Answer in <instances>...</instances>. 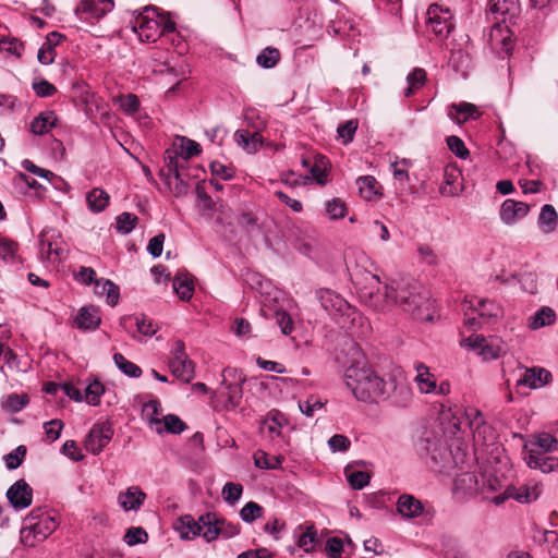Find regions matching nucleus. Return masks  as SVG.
<instances>
[{
  "mask_svg": "<svg viewBox=\"0 0 558 558\" xmlns=\"http://www.w3.org/2000/svg\"><path fill=\"white\" fill-rule=\"evenodd\" d=\"M427 82V74L423 68H414L407 75V88L403 92L404 97H411L421 89Z\"/></svg>",
  "mask_w": 558,
  "mask_h": 558,
  "instance_id": "obj_33",
  "label": "nucleus"
},
{
  "mask_svg": "<svg viewBox=\"0 0 558 558\" xmlns=\"http://www.w3.org/2000/svg\"><path fill=\"white\" fill-rule=\"evenodd\" d=\"M146 500V494L140 486H130L118 496V504L124 511H138Z\"/></svg>",
  "mask_w": 558,
  "mask_h": 558,
  "instance_id": "obj_20",
  "label": "nucleus"
},
{
  "mask_svg": "<svg viewBox=\"0 0 558 558\" xmlns=\"http://www.w3.org/2000/svg\"><path fill=\"white\" fill-rule=\"evenodd\" d=\"M328 445L332 452H343L350 448L351 441L347 436L336 434L329 438Z\"/></svg>",
  "mask_w": 558,
  "mask_h": 558,
  "instance_id": "obj_64",
  "label": "nucleus"
},
{
  "mask_svg": "<svg viewBox=\"0 0 558 558\" xmlns=\"http://www.w3.org/2000/svg\"><path fill=\"white\" fill-rule=\"evenodd\" d=\"M95 292L98 295H106V302L110 306H116L119 302L120 289L109 279L100 278L95 280Z\"/></svg>",
  "mask_w": 558,
  "mask_h": 558,
  "instance_id": "obj_29",
  "label": "nucleus"
},
{
  "mask_svg": "<svg viewBox=\"0 0 558 558\" xmlns=\"http://www.w3.org/2000/svg\"><path fill=\"white\" fill-rule=\"evenodd\" d=\"M234 141L246 153H255V146L253 143H251V133L247 130H236L234 133Z\"/></svg>",
  "mask_w": 558,
  "mask_h": 558,
  "instance_id": "obj_63",
  "label": "nucleus"
},
{
  "mask_svg": "<svg viewBox=\"0 0 558 558\" xmlns=\"http://www.w3.org/2000/svg\"><path fill=\"white\" fill-rule=\"evenodd\" d=\"M163 424L166 430L171 434H181L186 428V424L174 414L166 415L163 417Z\"/></svg>",
  "mask_w": 558,
  "mask_h": 558,
  "instance_id": "obj_61",
  "label": "nucleus"
},
{
  "mask_svg": "<svg viewBox=\"0 0 558 558\" xmlns=\"http://www.w3.org/2000/svg\"><path fill=\"white\" fill-rule=\"evenodd\" d=\"M17 247V243L13 240L0 236V258L3 260H13Z\"/></svg>",
  "mask_w": 558,
  "mask_h": 558,
  "instance_id": "obj_60",
  "label": "nucleus"
},
{
  "mask_svg": "<svg viewBox=\"0 0 558 558\" xmlns=\"http://www.w3.org/2000/svg\"><path fill=\"white\" fill-rule=\"evenodd\" d=\"M109 198H110L109 194L99 187L93 189L86 195V202H87L88 208L93 213H100V211L105 210V208L109 204Z\"/></svg>",
  "mask_w": 558,
  "mask_h": 558,
  "instance_id": "obj_35",
  "label": "nucleus"
},
{
  "mask_svg": "<svg viewBox=\"0 0 558 558\" xmlns=\"http://www.w3.org/2000/svg\"><path fill=\"white\" fill-rule=\"evenodd\" d=\"M387 302L400 305L418 320L433 319V302L429 292L413 279L392 280L384 286Z\"/></svg>",
  "mask_w": 558,
  "mask_h": 558,
  "instance_id": "obj_2",
  "label": "nucleus"
},
{
  "mask_svg": "<svg viewBox=\"0 0 558 558\" xmlns=\"http://www.w3.org/2000/svg\"><path fill=\"white\" fill-rule=\"evenodd\" d=\"M170 354L169 368L172 375L182 383L190 384L195 377V364L189 357L184 342L180 339L175 340Z\"/></svg>",
  "mask_w": 558,
  "mask_h": 558,
  "instance_id": "obj_6",
  "label": "nucleus"
},
{
  "mask_svg": "<svg viewBox=\"0 0 558 558\" xmlns=\"http://www.w3.org/2000/svg\"><path fill=\"white\" fill-rule=\"evenodd\" d=\"M416 376L414 378L418 390L422 393H432L436 390V379L430 373L429 367L423 363H416L414 366Z\"/></svg>",
  "mask_w": 558,
  "mask_h": 558,
  "instance_id": "obj_28",
  "label": "nucleus"
},
{
  "mask_svg": "<svg viewBox=\"0 0 558 558\" xmlns=\"http://www.w3.org/2000/svg\"><path fill=\"white\" fill-rule=\"evenodd\" d=\"M316 296L323 308L335 319L343 317L355 319L357 311L349 304L339 293L330 289H319Z\"/></svg>",
  "mask_w": 558,
  "mask_h": 558,
  "instance_id": "obj_7",
  "label": "nucleus"
},
{
  "mask_svg": "<svg viewBox=\"0 0 558 558\" xmlns=\"http://www.w3.org/2000/svg\"><path fill=\"white\" fill-rule=\"evenodd\" d=\"M489 11L495 20L505 24L518 17L521 8L519 0H490Z\"/></svg>",
  "mask_w": 558,
  "mask_h": 558,
  "instance_id": "obj_18",
  "label": "nucleus"
},
{
  "mask_svg": "<svg viewBox=\"0 0 558 558\" xmlns=\"http://www.w3.org/2000/svg\"><path fill=\"white\" fill-rule=\"evenodd\" d=\"M28 402L29 398L26 393H12L8 396L5 407L10 412L17 413L22 411L28 404Z\"/></svg>",
  "mask_w": 558,
  "mask_h": 558,
  "instance_id": "obj_56",
  "label": "nucleus"
},
{
  "mask_svg": "<svg viewBox=\"0 0 558 558\" xmlns=\"http://www.w3.org/2000/svg\"><path fill=\"white\" fill-rule=\"evenodd\" d=\"M179 154L175 153V149H167L166 150V166L168 168L169 173H171L174 179L179 182H182L180 169L182 165L179 162Z\"/></svg>",
  "mask_w": 558,
  "mask_h": 558,
  "instance_id": "obj_53",
  "label": "nucleus"
},
{
  "mask_svg": "<svg viewBox=\"0 0 558 558\" xmlns=\"http://www.w3.org/2000/svg\"><path fill=\"white\" fill-rule=\"evenodd\" d=\"M447 146L460 159H466L470 155L469 149L465 147L464 142L456 135H450L446 140Z\"/></svg>",
  "mask_w": 558,
  "mask_h": 558,
  "instance_id": "obj_52",
  "label": "nucleus"
},
{
  "mask_svg": "<svg viewBox=\"0 0 558 558\" xmlns=\"http://www.w3.org/2000/svg\"><path fill=\"white\" fill-rule=\"evenodd\" d=\"M459 174L454 171H445L444 179H445V185L440 187V193L442 195L447 196H456L460 193V189L458 186H454V182L457 181Z\"/></svg>",
  "mask_w": 558,
  "mask_h": 558,
  "instance_id": "obj_54",
  "label": "nucleus"
},
{
  "mask_svg": "<svg viewBox=\"0 0 558 558\" xmlns=\"http://www.w3.org/2000/svg\"><path fill=\"white\" fill-rule=\"evenodd\" d=\"M397 511L401 517L405 519H414L423 513L424 506L414 496L403 494L398 498Z\"/></svg>",
  "mask_w": 558,
  "mask_h": 558,
  "instance_id": "obj_23",
  "label": "nucleus"
},
{
  "mask_svg": "<svg viewBox=\"0 0 558 558\" xmlns=\"http://www.w3.org/2000/svg\"><path fill=\"white\" fill-rule=\"evenodd\" d=\"M135 325H136L137 331L145 337H151L158 330V328L155 325V323L153 322V319L148 318L144 314L135 317Z\"/></svg>",
  "mask_w": 558,
  "mask_h": 558,
  "instance_id": "obj_55",
  "label": "nucleus"
},
{
  "mask_svg": "<svg viewBox=\"0 0 558 558\" xmlns=\"http://www.w3.org/2000/svg\"><path fill=\"white\" fill-rule=\"evenodd\" d=\"M347 481L353 489H363L369 484L371 476L364 471H354L347 475Z\"/></svg>",
  "mask_w": 558,
  "mask_h": 558,
  "instance_id": "obj_59",
  "label": "nucleus"
},
{
  "mask_svg": "<svg viewBox=\"0 0 558 558\" xmlns=\"http://www.w3.org/2000/svg\"><path fill=\"white\" fill-rule=\"evenodd\" d=\"M113 7V0H81L75 9V15L81 21L98 20L111 12Z\"/></svg>",
  "mask_w": 558,
  "mask_h": 558,
  "instance_id": "obj_10",
  "label": "nucleus"
},
{
  "mask_svg": "<svg viewBox=\"0 0 558 558\" xmlns=\"http://www.w3.org/2000/svg\"><path fill=\"white\" fill-rule=\"evenodd\" d=\"M63 428L62 421L54 418L44 424L45 434L50 442L56 441L61 434Z\"/></svg>",
  "mask_w": 558,
  "mask_h": 558,
  "instance_id": "obj_62",
  "label": "nucleus"
},
{
  "mask_svg": "<svg viewBox=\"0 0 558 558\" xmlns=\"http://www.w3.org/2000/svg\"><path fill=\"white\" fill-rule=\"evenodd\" d=\"M39 255L43 260H47L50 264H58L66 257V251L61 241H52L46 238L45 234H41L39 240Z\"/></svg>",
  "mask_w": 558,
  "mask_h": 558,
  "instance_id": "obj_19",
  "label": "nucleus"
},
{
  "mask_svg": "<svg viewBox=\"0 0 558 558\" xmlns=\"http://www.w3.org/2000/svg\"><path fill=\"white\" fill-rule=\"evenodd\" d=\"M244 381L245 378L242 377L241 375L238 377L236 381L232 384H228L226 378H223L222 385H225L226 388V392H223V396H226L227 398L225 408L227 410H233L240 404L243 397L242 385L244 384Z\"/></svg>",
  "mask_w": 558,
  "mask_h": 558,
  "instance_id": "obj_27",
  "label": "nucleus"
},
{
  "mask_svg": "<svg viewBox=\"0 0 558 558\" xmlns=\"http://www.w3.org/2000/svg\"><path fill=\"white\" fill-rule=\"evenodd\" d=\"M286 417L279 411H270L260 423V432L267 434L270 439L281 437V429Z\"/></svg>",
  "mask_w": 558,
  "mask_h": 558,
  "instance_id": "obj_24",
  "label": "nucleus"
},
{
  "mask_svg": "<svg viewBox=\"0 0 558 558\" xmlns=\"http://www.w3.org/2000/svg\"><path fill=\"white\" fill-rule=\"evenodd\" d=\"M356 185L360 195L365 201H372L380 194L378 191V182L373 175L360 177L356 180Z\"/></svg>",
  "mask_w": 558,
  "mask_h": 558,
  "instance_id": "obj_36",
  "label": "nucleus"
},
{
  "mask_svg": "<svg viewBox=\"0 0 558 558\" xmlns=\"http://www.w3.org/2000/svg\"><path fill=\"white\" fill-rule=\"evenodd\" d=\"M556 319V314L554 310L548 306H544L538 310L533 316L529 318V327L533 330L539 329L542 327L548 326L553 324Z\"/></svg>",
  "mask_w": 558,
  "mask_h": 558,
  "instance_id": "obj_38",
  "label": "nucleus"
},
{
  "mask_svg": "<svg viewBox=\"0 0 558 558\" xmlns=\"http://www.w3.org/2000/svg\"><path fill=\"white\" fill-rule=\"evenodd\" d=\"M530 469L538 470L544 474H558V457L547 456L535 448L529 450L524 458Z\"/></svg>",
  "mask_w": 558,
  "mask_h": 558,
  "instance_id": "obj_14",
  "label": "nucleus"
},
{
  "mask_svg": "<svg viewBox=\"0 0 558 558\" xmlns=\"http://www.w3.org/2000/svg\"><path fill=\"white\" fill-rule=\"evenodd\" d=\"M138 218L136 215L122 213L117 217L116 229L121 234H129L134 230Z\"/></svg>",
  "mask_w": 558,
  "mask_h": 558,
  "instance_id": "obj_45",
  "label": "nucleus"
},
{
  "mask_svg": "<svg viewBox=\"0 0 558 558\" xmlns=\"http://www.w3.org/2000/svg\"><path fill=\"white\" fill-rule=\"evenodd\" d=\"M58 122V117L54 111L46 110L40 112L31 122L29 130L35 135H45L52 130Z\"/></svg>",
  "mask_w": 558,
  "mask_h": 558,
  "instance_id": "obj_25",
  "label": "nucleus"
},
{
  "mask_svg": "<svg viewBox=\"0 0 558 558\" xmlns=\"http://www.w3.org/2000/svg\"><path fill=\"white\" fill-rule=\"evenodd\" d=\"M173 291L178 294L180 300L190 301L193 296L194 286L192 280L186 275H177L172 282Z\"/></svg>",
  "mask_w": 558,
  "mask_h": 558,
  "instance_id": "obj_37",
  "label": "nucleus"
},
{
  "mask_svg": "<svg viewBox=\"0 0 558 558\" xmlns=\"http://www.w3.org/2000/svg\"><path fill=\"white\" fill-rule=\"evenodd\" d=\"M113 362L118 369L125 376L131 378H138L142 375V369L138 365L125 359L121 353L113 354Z\"/></svg>",
  "mask_w": 558,
  "mask_h": 558,
  "instance_id": "obj_43",
  "label": "nucleus"
},
{
  "mask_svg": "<svg viewBox=\"0 0 558 558\" xmlns=\"http://www.w3.org/2000/svg\"><path fill=\"white\" fill-rule=\"evenodd\" d=\"M324 402L317 396H310L306 400L299 402L300 411L307 417H313L316 411L322 410Z\"/></svg>",
  "mask_w": 558,
  "mask_h": 558,
  "instance_id": "obj_47",
  "label": "nucleus"
},
{
  "mask_svg": "<svg viewBox=\"0 0 558 558\" xmlns=\"http://www.w3.org/2000/svg\"><path fill=\"white\" fill-rule=\"evenodd\" d=\"M357 126V120L353 119L338 125L337 134L342 140L343 144H349L353 141Z\"/></svg>",
  "mask_w": 558,
  "mask_h": 558,
  "instance_id": "obj_49",
  "label": "nucleus"
},
{
  "mask_svg": "<svg viewBox=\"0 0 558 558\" xmlns=\"http://www.w3.org/2000/svg\"><path fill=\"white\" fill-rule=\"evenodd\" d=\"M280 58V51L277 48L269 46L258 53L256 57V63L262 69H272L279 63Z\"/></svg>",
  "mask_w": 558,
  "mask_h": 558,
  "instance_id": "obj_41",
  "label": "nucleus"
},
{
  "mask_svg": "<svg viewBox=\"0 0 558 558\" xmlns=\"http://www.w3.org/2000/svg\"><path fill=\"white\" fill-rule=\"evenodd\" d=\"M113 430L109 424L95 425L87 437L86 449L93 454H98L109 444Z\"/></svg>",
  "mask_w": 558,
  "mask_h": 558,
  "instance_id": "obj_15",
  "label": "nucleus"
},
{
  "mask_svg": "<svg viewBox=\"0 0 558 558\" xmlns=\"http://www.w3.org/2000/svg\"><path fill=\"white\" fill-rule=\"evenodd\" d=\"M530 211V206L520 201L507 198L502 202L499 209L500 221L506 226H514Z\"/></svg>",
  "mask_w": 558,
  "mask_h": 558,
  "instance_id": "obj_12",
  "label": "nucleus"
},
{
  "mask_svg": "<svg viewBox=\"0 0 558 558\" xmlns=\"http://www.w3.org/2000/svg\"><path fill=\"white\" fill-rule=\"evenodd\" d=\"M415 449L422 458H429L435 465L442 463L448 457L446 442L440 436L429 430H425L416 440Z\"/></svg>",
  "mask_w": 558,
  "mask_h": 558,
  "instance_id": "obj_8",
  "label": "nucleus"
},
{
  "mask_svg": "<svg viewBox=\"0 0 558 558\" xmlns=\"http://www.w3.org/2000/svg\"><path fill=\"white\" fill-rule=\"evenodd\" d=\"M502 316V307L493 300H480L476 307L464 314V325L471 329L482 328Z\"/></svg>",
  "mask_w": 558,
  "mask_h": 558,
  "instance_id": "obj_5",
  "label": "nucleus"
},
{
  "mask_svg": "<svg viewBox=\"0 0 558 558\" xmlns=\"http://www.w3.org/2000/svg\"><path fill=\"white\" fill-rule=\"evenodd\" d=\"M32 88L40 98L51 97L57 93V87L45 78H35Z\"/></svg>",
  "mask_w": 558,
  "mask_h": 558,
  "instance_id": "obj_51",
  "label": "nucleus"
},
{
  "mask_svg": "<svg viewBox=\"0 0 558 558\" xmlns=\"http://www.w3.org/2000/svg\"><path fill=\"white\" fill-rule=\"evenodd\" d=\"M105 391V386L99 380L94 379L85 387L83 401L92 407H96L100 403V398Z\"/></svg>",
  "mask_w": 558,
  "mask_h": 558,
  "instance_id": "obj_39",
  "label": "nucleus"
},
{
  "mask_svg": "<svg viewBox=\"0 0 558 558\" xmlns=\"http://www.w3.org/2000/svg\"><path fill=\"white\" fill-rule=\"evenodd\" d=\"M27 449L24 445L17 446L14 450L3 457L5 466L9 470H16L24 461Z\"/></svg>",
  "mask_w": 558,
  "mask_h": 558,
  "instance_id": "obj_46",
  "label": "nucleus"
},
{
  "mask_svg": "<svg viewBox=\"0 0 558 558\" xmlns=\"http://www.w3.org/2000/svg\"><path fill=\"white\" fill-rule=\"evenodd\" d=\"M512 33L507 25L496 24L489 33L492 49L498 54H510L513 48Z\"/></svg>",
  "mask_w": 558,
  "mask_h": 558,
  "instance_id": "obj_16",
  "label": "nucleus"
},
{
  "mask_svg": "<svg viewBox=\"0 0 558 558\" xmlns=\"http://www.w3.org/2000/svg\"><path fill=\"white\" fill-rule=\"evenodd\" d=\"M345 386L354 398L366 403L390 401L398 408H407L412 401V389L400 367L379 376L354 348L353 361L343 375Z\"/></svg>",
  "mask_w": 558,
  "mask_h": 558,
  "instance_id": "obj_1",
  "label": "nucleus"
},
{
  "mask_svg": "<svg viewBox=\"0 0 558 558\" xmlns=\"http://www.w3.org/2000/svg\"><path fill=\"white\" fill-rule=\"evenodd\" d=\"M173 527L183 541L194 539L196 536L202 534L199 520L196 521L191 514L180 517L175 521Z\"/></svg>",
  "mask_w": 558,
  "mask_h": 558,
  "instance_id": "obj_22",
  "label": "nucleus"
},
{
  "mask_svg": "<svg viewBox=\"0 0 558 558\" xmlns=\"http://www.w3.org/2000/svg\"><path fill=\"white\" fill-rule=\"evenodd\" d=\"M199 522L202 525V531L204 530L202 536L207 543H211L219 537V523L218 517L214 512H206L199 517Z\"/></svg>",
  "mask_w": 558,
  "mask_h": 558,
  "instance_id": "obj_32",
  "label": "nucleus"
},
{
  "mask_svg": "<svg viewBox=\"0 0 558 558\" xmlns=\"http://www.w3.org/2000/svg\"><path fill=\"white\" fill-rule=\"evenodd\" d=\"M345 211V204L339 198H332L326 203V213L331 220L343 218Z\"/></svg>",
  "mask_w": 558,
  "mask_h": 558,
  "instance_id": "obj_58",
  "label": "nucleus"
},
{
  "mask_svg": "<svg viewBox=\"0 0 558 558\" xmlns=\"http://www.w3.org/2000/svg\"><path fill=\"white\" fill-rule=\"evenodd\" d=\"M512 499L519 504H531L536 501L543 493V483L535 478H530L519 486L510 485Z\"/></svg>",
  "mask_w": 558,
  "mask_h": 558,
  "instance_id": "obj_13",
  "label": "nucleus"
},
{
  "mask_svg": "<svg viewBox=\"0 0 558 558\" xmlns=\"http://www.w3.org/2000/svg\"><path fill=\"white\" fill-rule=\"evenodd\" d=\"M174 149L175 153H178L179 156L184 160H187L189 158L197 156L202 153L201 145L197 142L184 136H179L177 138L174 142Z\"/></svg>",
  "mask_w": 558,
  "mask_h": 558,
  "instance_id": "obj_34",
  "label": "nucleus"
},
{
  "mask_svg": "<svg viewBox=\"0 0 558 558\" xmlns=\"http://www.w3.org/2000/svg\"><path fill=\"white\" fill-rule=\"evenodd\" d=\"M317 532L314 525H310L298 536V546L305 553H310L313 549V545L316 541Z\"/></svg>",
  "mask_w": 558,
  "mask_h": 558,
  "instance_id": "obj_50",
  "label": "nucleus"
},
{
  "mask_svg": "<svg viewBox=\"0 0 558 558\" xmlns=\"http://www.w3.org/2000/svg\"><path fill=\"white\" fill-rule=\"evenodd\" d=\"M551 374L543 367L525 368L522 376L517 380L518 386L531 389L541 388L549 383Z\"/></svg>",
  "mask_w": 558,
  "mask_h": 558,
  "instance_id": "obj_21",
  "label": "nucleus"
},
{
  "mask_svg": "<svg viewBox=\"0 0 558 558\" xmlns=\"http://www.w3.org/2000/svg\"><path fill=\"white\" fill-rule=\"evenodd\" d=\"M454 493L461 497H473L484 494L478 476L473 472H462L454 480Z\"/></svg>",
  "mask_w": 558,
  "mask_h": 558,
  "instance_id": "obj_17",
  "label": "nucleus"
},
{
  "mask_svg": "<svg viewBox=\"0 0 558 558\" xmlns=\"http://www.w3.org/2000/svg\"><path fill=\"white\" fill-rule=\"evenodd\" d=\"M148 539V534L143 527H131L124 535V542L129 546H135L137 544H144Z\"/></svg>",
  "mask_w": 558,
  "mask_h": 558,
  "instance_id": "obj_57",
  "label": "nucleus"
},
{
  "mask_svg": "<svg viewBox=\"0 0 558 558\" xmlns=\"http://www.w3.org/2000/svg\"><path fill=\"white\" fill-rule=\"evenodd\" d=\"M5 495L10 505L17 511L28 508L33 501V489L24 478L13 483Z\"/></svg>",
  "mask_w": 558,
  "mask_h": 558,
  "instance_id": "obj_11",
  "label": "nucleus"
},
{
  "mask_svg": "<svg viewBox=\"0 0 558 558\" xmlns=\"http://www.w3.org/2000/svg\"><path fill=\"white\" fill-rule=\"evenodd\" d=\"M537 223L541 231L545 234L553 233L557 229L558 215L553 205L545 204L541 208Z\"/></svg>",
  "mask_w": 558,
  "mask_h": 558,
  "instance_id": "obj_30",
  "label": "nucleus"
},
{
  "mask_svg": "<svg viewBox=\"0 0 558 558\" xmlns=\"http://www.w3.org/2000/svg\"><path fill=\"white\" fill-rule=\"evenodd\" d=\"M263 514V507L255 501H248L240 511V518L245 523H252L260 518Z\"/></svg>",
  "mask_w": 558,
  "mask_h": 558,
  "instance_id": "obj_48",
  "label": "nucleus"
},
{
  "mask_svg": "<svg viewBox=\"0 0 558 558\" xmlns=\"http://www.w3.org/2000/svg\"><path fill=\"white\" fill-rule=\"evenodd\" d=\"M425 26L428 36L442 41L454 28L453 13L447 7L433 3L427 9Z\"/></svg>",
  "mask_w": 558,
  "mask_h": 558,
  "instance_id": "obj_4",
  "label": "nucleus"
},
{
  "mask_svg": "<svg viewBox=\"0 0 558 558\" xmlns=\"http://www.w3.org/2000/svg\"><path fill=\"white\" fill-rule=\"evenodd\" d=\"M243 494V486L239 483L233 482H227L221 490V495L223 500L233 506L235 502H238Z\"/></svg>",
  "mask_w": 558,
  "mask_h": 558,
  "instance_id": "obj_44",
  "label": "nucleus"
},
{
  "mask_svg": "<svg viewBox=\"0 0 558 558\" xmlns=\"http://www.w3.org/2000/svg\"><path fill=\"white\" fill-rule=\"evenodd\" d=\"M329 167V160L326 156H315L314 163L310 168V172L313 179L320 185H325L327 181V170Z\"/></svg>",
  "mask_w": 558,
  "mask_h": 558,
  "instance_id": "obj_42",
  "label": "nucleus"
},
{
  "mask_svg": "<svg viewBox=\"0 0 558 558\" xmlns=\"http://www.w3.org/2000/svg\"><path fill=\"white\" fill-rule=\"evenodd\" d=\"M56 517L43 508L33 509L24 519L20 539L24 546L35 547L48 538L57 529Z\"/></svg>",
  "mask_w": 558,
  "mask_h": 558,
  "instance_id": "obj_3",
  "label": "nucleus"
},
{
  "mask_svg": "<svg viewBox=\"0 0 558 558\" xmlns=\"http://www.w3.org/2000/svg\"><path fill=\"white\" fill-rule=\"evenodd\" d=\"M451 110H454L459 114H463V119H460L459 117L454 116L452 111L449 112V117L458 124L469 120H477L482 116V112L475 105L466 101L451 105Z\"/></svg>",
  "mask_w": 558,
  "mask_h": 558,
  "instance_id": "obj_31",
  "label": "nucleus"
},
{
  "mask_svg": "<svg viewBox=\"0 0 558 558\" xmlns=\"http://www.w3.org/2000/svg\"><path fill=\"white\" fill-rule=\"evenodd\" d=\"M101 322L99 312L95 306H84L80 310L75 325L82 330H95Z\"/></svg>",
  "mask_w": 558,
  "mask_h": 558,
  "instance_id": "obj_26",
  "label": "nucleus"
},
{
  "mask_svg": "<svg viewBox=\"0 0 558 558\" xmlns=\"http://www.w3.org/2000/svg\"><path fill=\"white\" fill-rule=\"evenodd\" d=\"M531 445L535 446L537 448L536 450L546 454L547 452L554 451L558 448V439L551 434L543 432L533 436Z\"/></svg>",
  "mask_w": 558,
  "mask_h": 558,
  "instance_id": "obj_40",
  "label": "nucleus"
},
{
  "mask_svg": "<svg viewBox=\"0 0 558 558\" xmlns=\"http://www.w3.org/2000/svg\"><path fill=\"white\" fill-rule=\"evenodd\" d=\"M148 11L146 9L145 13H137L131 21V26L141 41L155 43L161 36V22L157 17L146 14Z\"/></svg>",
  "mask_w": 558,
  "mask_h": 558,
  "instance_id": "obj_9",
  "label": "nucleus"
}]
</instances>
